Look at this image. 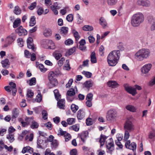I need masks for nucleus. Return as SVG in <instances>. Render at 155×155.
<instances>
[{
    "mask_svg": "<svg viewBox=\"0 0 155 155\" xmlns=\"http://www.w3.org/2000/svg\"><path fill=\"white\" fill-rule=\"evenodd\" d=\"M120 55L119 50L114 51L111 52L107 57V61L110 66H113L117 63Z\"/></svg>",
    "mask_w": 155,
    "mask_h": 155,
    "instance_id": "f257e3e1",
    "label": "nucleus"
},
{
    "mask_svg": "<svg viewBox=\"0 0 155 155\" xmlns=\"http://www.w3.org/2000/svg\"><path fill=\"white\" fill-rule=\"evenodd\" d=\"M144 20V17L141 13L138 12L134 15L132 17L131 24L134 27L139 26Z\"/></svg>",
    "mask_w": 155,
    "mask_h": 155,
    "instance_id": "f03ea898",
    "label": "nucleus"
},
{
    "mask_svg": "<svg viewBox=\"0 0 155 155\" xmlns=\"http://www.w3.org/2000/svg\"><path fill=\"white\" fill-rule=\"evenodd\" d=\"M150 53L149 50L147 49H142L139 50L135 54L136 59L139 61H142L144 59L148 58Z\"/></svg>",
    "mask_w": 155,
    "mask_h": 155,
    "instance_id": "7ed1b4c3",
    "label": "nucleus"
},
{
    "mask_svg": "<svg viewBox=\"0 0 155 155\" xmlns=\"http://www.w3.org/2000/svg\"><path fill=\"white\" fill-rule=\"evenodd\" d=\"M117 117V111L114 109H110L107 113L106 119L109 122H112L115 121Z\"/></svg>",
    "mask_w": 155,
    "mask_h": 155,
    "instance_id": "20e7f679",
    "label": "nucleus"
},
{
    "mask_svg": "<svg viewBox=\"0 0 155 155\" xmlns=\"http://www.w3.org/2000/svg\"><path fill=\"white\" fill-rule=\"evenodd\" d=\"M124 130L133 132L135 129V127L132 122L130 120H128L124 124Z\"/></svg>",
    "mask_w": 155,
    "mask_h": 155,
    "instance_id": "39448f33",
    "label": "nucleus"
},
{
    "mask_svg": "<svg viewBox=\"0 0 155 155\" xmlns=\"http://www.w3.org/2000/svg\"><path fill=\"white\" fill-rule=\"evenodd\" d=\"M54 73L53 71L50 72L48 74V78L50 83L52 85L53 87L56 86L58 83L57 79L54 78Z\"/></svg>",
    "mask_w": 155,
    "mask_h": 155,
    "instance_id": "423d86ee",
    "label": "nucleus"
},
{
    "mask_svg": "<svg viewBox=\"0 0 155 155\" xmlns=\"http://www.w3.org/2000/svg\"><path fill=\"white\" fill-rule=\"evenodd\" d=\"M58 136H63L65 138L66 141H68L70 140L71 136L70 134L67 133L65 131H64L61 128H60L59 129V132L58 134Z\"/></svg>",
    "mask_w": 155,
    "mask_h": 155,
    "instance_id": "0eeeda50",
    "label": "nucleus"
},
{
    "mask_svg": "<svg viewBox=\"0 0 155 155\" xmlns=\"http://www.w3.org/2000/svg\"><path fill=\"white\" fill-rule=\"evenodd\" d=\"M125 147L127 148L132 150L134 152L136 150L137 148L136 144L134 142L130 143V140L127 141L125 144Z\"/></svg>",
    "mask_w": 155,
    "mask_h": 155,
    "instance_id": "6e6552de",
    "label": "nucleus"
},
{
    "mask_svg": "<svg viewBox=\"0 0 155 155\" xmlns=\"http://www.w3.org/2000/svg\"><path fill=\"white\" fill-rule=\"evenodd\" d=\"M152 66L151 63H148L143 65L141 69V71L142 74H147L150 70Z\"/></svg>",
    "mask_w": 155,
    "mask_h": 155,
    "instance_id": "1a4fd4ad",
    "label": "nucleus"
},
{
    "mask_svg": "<svg viewBox=\"0 0 155 155\" xmlns=\"http://www.w3.org/2000/svg\"><path fill=\"white\" fill-rule=\"evenodd\" d=\"M108 140L109 141H107L106 143V147L108 150L107 152L111 153L114 150V143L113 141H112V139L111 138H110Z\"/></svg>",
    "mask_w": 155,
    "mask_h": 155,
    "instance_id": "9d476101",
    "label": "nucleus"
},
{
    "mask_svg": "<svg viewBox=\"0 0 155 155\" xmlns=\"http://www.w3.org/2000/svg\"><path fill=\"white\" fill-rule=\"evenodd\" d=\"M124 87L126 91L132 94V95L134 96L137 94L136 89L129 86L128 84H124Z\"/></svg>",
    "mask_w": 155,
    "mask_h": 155,
    "instance_id": "9b49d317",
    "label": "nucleus"
},
{
    "mask_svg": "<svg viewBox=\"0 0 155 155\" xmlns=\"http://www.w3.org/2000/svg\"><path fill=\"white\" fill-rule=\"evenodd\" d=\"M61 7V5L58 4L57 2L54 3L51 6V8L55 15L58 14V12L57 10L60 9Z\"/></svg>",
    "mask_w": 155,
    "mask_h": 155,
    "instance_id": "f8f14e48",
    "label": "nucleus"
},
{
    "mask_svg": "<svg viewBox=\"0 0 155 155\" xmlns=\"http://www.w3.org/2000/svg\"><path fill=\"white\" fill-rule=\"evenodd\" d=\"M137 4L139 5L146 7H149L150 5V2L148 0H137Z\"/></svg>",
    "mask_w": 155,
    "mask_h": 155,
    "instance_id": "ddd939ff",
    "label": "nucleus"
},
{
    "mask_svg": "<svg viewBox=\"0 0 155 155\" xmlns=\"http://www.w3.org/2000/svg\"><path fill=\"white\" fill-rule=\"evenodd\" d=\"M27 46L29 49H31L32 50L35 51L36 48L34 45L33 43V39L31 37L28 38L27 40Z\"/></svg>",
    "mask_w": 155,
    "mask_h": 155,
    "instance_id": "4468645a",
    "label": "nucleus"
},
{
    "mask_svg": "<svg viewBox=\"0 0 155 155\" xmlns=\"http://www.w3.org/2000/svg\"><path fill=\"white\" fill-rule=\"evenodd\" d=\"M17 33L19 36L25 35L27 34V31L21 26L18 27L16 30Z\"/></svg>",
    "mask_w": 155,
    "mask_h": 155,
    "instance_id": "2eb2a0df",
    "label": "nucleus"
},
{
    "mask_svg": "<svg viewBox=\"0 0 155 155\" xmlns=\"http://www.w3.org/2000/svg\"><path fill=\"white\" fill-rule=\"evenodd\" d=\"M148 21L150 25V30L152 31L155 30V19L152 17H150Z\"/></svg>",
    "mask_w": 155,
    "mask_h": 155,
    "instance_id": "dca6fc26",
    "label": "nucleus"
},
{
    "mask_svg": "<svg viewBox=\"0 0 155 155\" xmlns=\"http://www.w3.org/2000/svg\"><path fill=\"white\" fill-rule=\"evenodd\" d=\"M99 23L104 28L107 27V23L103 17H101L99 20Z\"/></svg>",
    "mask_w": 155,
    "mask_h": 155,
    "instance_id": "f3484780",
    "label": "nucleus"
},
{
    "mask_svg": "<svg viewBox=\"0 0 155 155\" xmlns=\"http://www.w3.org/2000/svg\"><path fill=\"white\" fill-rule=\"evenodd\" d=\"M88 136L87 132L85 131L81 133L79 135L78 137H80L83 143H85L87 137Z\"/></svg>",
    "mask_w": 155,
    "mask_h": 155,
    "instance_id": "a211bd4d",
    "label": "nucleus"
},
{
    "mask_svg": "<svg viewBox=\"0 0 155 155\" xmlns=\"http://www.w3.org/2000/svg\"><path fill=\"white\" fill-rule=\"evenodd\" d=\"M85 115V112L83 109H80L78 112L77 117L78 119H82L84 118Z\"/></svg>",
    "mask_w": 155,
    "mask_h": 155,
    "instance_id": "6ab92c4d",
    "label": "nucleus"
},
{
    "mask_svg": "<svg viewBox=\"0 0 155 155\" xmlns=\"http://www.w3.org/2000/svg\"><path fill=\"white\" fill-rule=\"evenodd\" d=\"M2 66L5 68H8L10 67V63L9 60L6 58L5 60L2 61L1 62Z\"/></svg>",
    "mask_w": 155,
    "mask_h": 155,
    "instance_id": "aec40b11",
    "label": "nucleus"
},
{
    "mask_svg": "<svg viewBox=\"0 0 155 155\" xmlns=\"http://www.w3.org/2000/svg\"><path fill=\"white\" fill-rule=\"evenodd\" d=\"M107 84L109 87L113 88H115L119 86L117 82L114 81H109L107 82Z\"/></svg>",
    "mask_w": 155,
    "mask_h": 155,
    "instance_id": "412c9836",
    "label": "nucleus"
},
{
    "mask_svg": "<svg viewBox=\"0 0 155 155\" xmlns=\"http://www.w3.org/2000/svg\"><path fill=\"white\" fill-rule=\"evenodd\" d=\"M107 137L104 135L101 134L99 141L101 144L100 147H101L104 144L106 140Z\"/></svg>",
    "mask_w": 155,
    "mask_h": 155,
    "instance_id": "4be33fe9",
    "label": "nucleus"
},
{
    "mask_svg": "<svg viewBox=\"0 0 155 155\" xmlns=\"http://www.w3.org/2000/svg\"><path fill=\"white\" fill-rule=\"evenodd\" d=\"M19 111L18 109L15 108L13 109L12 111V119H14L17 117L19 115Z\"/></svg>",
    "mask_w": 155,
    "mask_h": 155,
    "instance_id": "5701e85b",
    "label": "nucleus"
},
{
    "mask_svg": "<svg viewBox=\"0 0 155 155\" xmlns=\"http://www.w3.org/2000/svg\"><path fill=\"white\" fill-rule=\"evenodd\" d=\"M21 152L23 153H25L27 152L32 153L33 152V150L32 148L28 146H27L23 148Z\"/></svg>",
    "mask_w": 155,
    "mask_h": 155,
    "instance_id": "b1692460",
    "label": "nucleus"
},
{
    "mask_svg": "<svg viewBox=\"0 0 155 155\" xmlns=\"http://www.w3.org/2000/svg\"><path fill=\"white\" fill-rule=\"evenodd\" d=\"M65 101L64 99H62L59 101L57 103L58 107L60 109H64L65 107Z\"/></svg>",
    "mask_w": 155,
    "mask_h": 155,
    "instance_id": "393cba45",
    "label": "nucleus"
},
{
    "mask_svg": "<svg viewBox=\"0 0 155 155\" xmlns=\"http://www.w3.org/2000/svg\"><path fill=\"white\" fill-rule=\"evenodd\" d=\"M68 28L67 27H63L61 28L60 31V34L63 36H65L68 32Z\"/></svg>",
    "mask_w": 155,
    "mask_h": 155,
    "instance_id": "a878e982",
    "label": "nucleus"
},
{
    "mask_svg": "<svg viewBox=\"0 0 155 155\" xmlns=\"http://www.w3.org/2000/svg\"><path fill=\"white\" fill-rule=\"evenodd\" d=\"M53 55L57 60H59L62 56L61 54L58 51H55L53 53Z\"/></svg>",
    "mask_w": 155,
    "mask_h": 155,
    "instance_id": "bb28decb",
    "label": "nucleus"
},
{
    "mask_svg": "<svg viewBox=\"0 0 155 155\" xmlns=\"http://www.w3.org/2000/svg\"><path fill=\"white\" fill-rule=\"evenodd\" d=\"M76 51V48L75 47H73L68 50L66 52L65 55L67 56L72 54Z\"/></svg>",
    "mask_w": 155,
    "mask_h": 155,
    "instance_id": "cd10ccee",
    "label": "nucleus"
},
{
    "mask_svg": "<svg viewBox=\"0 0 155 155\" xmlns=\"http://www.w3.org/2000/svg\"><path fill=\"white\" fill-rule=\"evenodd\" d=\"M91 62L92 63H95L97 62V59L96 56V54L94 52L91 53Z\"/></svg>",
    "mask_w": 155,
    "mask_h": 155,
    "instance_id": "c85d7f7f",
    "label": "nucleus"
},
{
    "mask_svg": "<svg viewBox=\"0 0 155 155\" xmlns=\"http://www.w3.org/2000/svg\"><path fill=\"white\" fill-rule=\"evenodd\" d=\"M67 94L68 96L73 97L75 94V91L73 88H71L67 91Z\"/></svg>",
    "mask_w": 155,
    "mask_h": 155,
    "instance_id": "c756f323",
    "label": "nucleus"
},
{
    "mask_svg": "<svg viewBox=\"0 0 155 155\" xmlns=\"http://www.w3.org/2000/svg\"><path fill=\"white\" fill-rule=\"evenodd\" d=\"M126 108L128 110L131 112H135L136 109L133 106L131 105H128L126 106Z\"/></svg>",
    "mask_w": 155,
    "mask_h": 155,
    "instance_id": "7c9ffc66",
    "label": "nucleus"
},
{
    "mask_svg": "<svg viewBox=\"0 0 155 155\" xmlns=\"http://www.w3.org/2000/svg\"><path fill=\"white\" fill-rule=\"evenodd\" d=\"M43 34L45 37H48L51 35V31L49 29H45L43 32Z\"/></svg>",
    "mask_w": 155,
    "mask_h": 155,
    "instance_id": "2f4dec72",
    "label": "nucleus"
},
{
    "mask_svg": "<svg viewBox=\"0 0 155 155\" xmlns=\"http://www.w3.org/2000/svg\"><path fill=\"white\" fill-rule=\"evenodd\" d=\"M79 125L78 124H75L69 127L70 129H72L75 131H78L79 130Z\"/></svg>",
    "mask_w": 155,
    "mask_h": 155,
    "instance_id": "473e14b6",
    "label": "nucleus"
},
{
    "mask_svg": "<svg viewBox=\"0 0 155 155\" xmlns=\"http://www.w3.org/2000/svg\"><path fill=\"white\" fill-rule=\"evenodd\" d=\"M21 21V19H20L17 18L15 20L13 23V27L15 28L17 27L20 25Z\"/></svg>",
    "mask_w": 155,
    "mask_h": 155,
    "instance_id": "72a5a7b5",
    "label": "nucleus"
},
{
    "mask_svg": "<svg viewBox=\"0 0 155 155\" xmlns=\"http://www.w3.org/2000/svg\"><path fill=\"white\" fill-rule=\"evenodd\" d=\"M36 24L35 17L34 16H31L30 18L29 25L31 26H34Z\"/></svg>",
    "mask_w": 155,
    "mask_h": 155,
    "instance_id": "f704fd0d",
    "label": "nucleus"
},
{
    "mask_svg": "<svg viewBox=\"0 0 155 155\" xmlns=\"http://www.w3.org/2000/svg\"><path fill=\"white\" fill-rule=\"evenodd\" d=\"M14 12L16 15L20 14L21 13V10L18 6H16L15 7L14 10Z\"/></svg>",
    "mask_w": 155,
    "mask_h": 155,
    "instance_id": "c9c22d12",
    "label": "nucleus"
},
{
    "mask_svg": "<svg viewBox=\"0 0 155 155\" xmlns=\"http://www.w3.org/2000/svg\"><path fill=\"white\" fill-rule=\"evenodd\" d=\"M83 29L85 31H91L93 30V28L91 26L86 25L83 27Z\"/></svg>",
    "mask_w": 155,
    "mask_h": 155,
    "instance_id": "e433bc0d",
    "label": "nucleus"
},
{
    "mask_svg": "<svg viewBox=\"0 0 155 155\" xmlns=\"http://www.w3.org/2000/svg\"><path fill=\"white\" fill-rule=\"evenodd\" d=\"M54 93L55 97L57 100H58V99L61 98V95L59 94L58 91V90H55L54 91Z\"/></svg>",
    "mask_w": 155,
    "mask_h": 155,
    "instance_id": "4c0bfd02",
    "label": "nucleus"
},
{
    "mask_svg": "<svg viewBox=\"0 0 155 155\" xmlns=\"http://www.w3.org/2000/svg\"><path fill=\"white\" fill-rule=\"evenodd\" d=\"M124 130V140L125 141H127L130 136L129 133L131 132H130L129 131L126 130Z\"/></svg>",
    "mask_w": 155,
    "mask_h": 155,
    "instance_id": "58836bf2",
    "label": "nucleus"
},
{
    "mask_svg": "<svg viewBox=\"0 0 155 155\" xmlns=\"http://www.w3.org/2000/svg\"><path fill=\"white\" fill-rule=\"evenodd\" d=\"M38 123L36 121H34L33 120L31 122V127L32 129L37 128L38 127Z\"/></svg>",
    "mask_w": 155,
    "mask_h": 155,
    "instance_id": "ea45409f",
    "label": "nucleus"
},
{
    "mask_svg": "<svg viewBox=\"0 0 155 155\" xmlns=\"http://www.w3.org/2000/svg\"><path fill=\"white\" fill-rule=\"evenodd\" d=\"M42 100V96L41 95V94L40 91H38V94L37 96L36 100L37 102H40Z\"/></svg>",
    "mask_w": 155,
    "mask_h": 155,
    "instance_id": "a19ab883",
    "label": "nucleus"
},
{
    "mask_svg": "<svg viewBox=\"0 0 155 155\" xmlns=\"http://www.w3.org/2000/svg\"><path fill=\"white\" fill-rule=\"evenodd\" d=\"M14 136L12 134L9 133V134L7 136V138L11 142H12L14 140Z\"/></svg>",
    "mask_w": 155,
    "mask_h": 155,
    "instance_id": "79ce46f5",
    "label": "nucleus"
},
{
    "mask_svg": "<svg viewBox=\"0 0 155 155\" xmlns=\"http://www.w3.org/2000/svg\"><path fill=\"white\" fill-rule=\"evenodd\" d=\"M78 109V106L74 104H72L71 105V109L74 113H75Z\"/></svg>",
    "mask_w": 155,
    "mask_h": 155,
    "instance_id": "37998d69",
    "label": "nucleus"
},
{
    "mask_svg": "<svg viewBox=\"0 0 155 155\" xmlns=\"http://www.w3.org/2000/svg\"><path fill=\"white\" fill-rule=\"evenodd\" d=\"M14 38L12 36H8L6 39V41L8 44H11L14 41Z\"/></svg>",
    "mask_w": 155,
    "mask_h": 155,
    "instance_id": "c03bdc74",
    "label": "nucleus"
},
{
    "mask_svg": "<svg viewBox=\"0 0 155 155\" xmlns=\"http://www.w3.org/2000/svg\"><path fill=\"white\" fill-rule=\"evenodd\" d=\"M75 119L74 118H68L67 120L68 123L69 125L73 124L75 122Z\"/></svg>",
    "mask_w": 155,
    "mask_h": 155,
    "instance_id": "a18cd8bd",
    "label": "nucleus"
},
{
    "mask_svg": "<svg viewBox=\"0 0 155 155\" xmlns=\"http://www.w3.org/2000/svg\"><path fill=\"white\" fill-rule=\"evenodd\" d=\"M72 33L75 38L76 40L78 41L80 38V36L79 35L78 33L74 30H73Z\"/></svg>",
    "mask_w": 155,
    "mask_h": 155,
    "instance_id": "49530a36",
    "label": "nucleus"
},
{
    "mask_svg": "<svg viewBox=\"0 0 155 155\" xmlns=\"http://www.w3.org/2000/svg\"><path fill=\"white\" fill-rule=\"evenodd\" d=\"M84 84L86 87L87 88H89L92 86L93 83L90 81H88L85 82L84 83Z\"/></svg>",
    "mask_w": 155,
    "mask_h": 155,
    "instance_id": "de8ad7c7",
    "label": "nucleus"
},
{
    "mask_svg": "<svg viewBox=\"0 0 155 155\" xmlns=\"http://www.w3.org/2000/svg\"><path fill=\"white\" fill-rule=\"evenodd\" d=\"M93 96V95L91 93L88 94L86 96V100L92 101Z\"/></svg>",
    "mask_w": 155,
    "mask_h": 155,
    "instance_id": "09e8293b",
    "label": "nucleus"
},
{
    "mask_svg": "<svg viewBox=\"0 0 155 155\" xmlns=\"http://www.w3.org/2000/svg\"><path fill=\"white\" fill-rule=\"evenodd\" d=\"M18 45L20 47H22L24 45V41L22 38H20L17 40Z\"/></svg>",
    "mask_w": 155,
    "mask_h": 155,
    "instance_id": "8fccbe9b",
    "label": "nucleus"
},
{
    "mask_svg": "<svg viewBox=\"0 0 155 155\" xmlns=\"http://www.w3.org/2000/svg\"><path fill=\"white\" fill-rule=\"evenodd\" d=\"M64 67L65 69L67 70H69L70 69L69 60H67L66 61V63L64 64Z\"/></svg>",
    "mask_w": 155,
    "mask_h": 155,
    "instance_id": "3c124183",
    "label": "nucleus"
},
{
    "mask_svg": "<svg viewBox=\"0 0 155 155\" xmlns=\"http://www.w3.org/2000/svg\"><path fill=\"white\" fill-rule=\"evenodd\" d=\"M34 118L33 117H26L25 120L26 122L28 125H29L31 122L32 120H33Z\"/></svg>",
    "mask_w": 155,
    "mask_h": 155,
    "instance_id": "603ef678",
    "label": "nucleus"
},
{
    "mask_svg": "<svg viewBox=\"0 0 155 155\" xmlns=\"http://www.w3.org/2000/svg\"><path fill=\"white\" fill-rule=\"evenodd\" d=\"M117 0H107V3L110 5H114L117 2Z\"/></svg>",
    "mask_w": 155,
    "mask_h": 155,
    "instance_id": "864d4df0",
    "label": "nucleus"
},
{
    "mask_svg": "<svg viewBox=\"0 0 155 155\" xmlns=\"http://www.w3.org/2000/svg\"><path fill=\"white\" fill-rule=\"evenodd\" d=\"M27 96L28 98H32L34 95L33 93L31 90H28L27 92Z\"/></svg>",
    "mask_w": 155,
    "mask_h": 155,
    "instance_id": "5fc2aeb1",
    "label": "nucleus"
},
{
    "mask_svg": "<svg viewBox=\"0 0 155 155\" xmlns=\"http://www.w3.org/2000/svg\"><path fill=\"white\" fill-rule=\"evenodd\" d=\"M38 67L40 71L42 72H45L47 70V69L46 68H45L43 65L42 64H39Z\"/></svg>",
    "mask_w": 155,
    "mask_h": 155,
    "instance_id": "6e6d98bb",
    "label": "nucleus"
},
{
    "mask_svg": "<svg viewBox=\"0 0 155 155\" xmlns=\"http://www.w3.org/2000/svg\"><path fill=\"white\" fill-rule=\"evenodd\" d=\"M97 155H104L105 153V151L101 149H99L97 150Z\"/></svg>",
    "mask_w": 155,
    "mask_h": 155,
    "instance_id": "4d7b16f0",
    "label": "nucleus"
},
{
    "mask_svg": "<svg viewBox=\"0 0 155 155\" xmlns=\"http://www.w3.org/2000/svg\"><path fill=\"white\" fill-rule=\"evenodd\" d=\"M82 74L85 75V76L87 78H90L92 76L91 73L87 71H83L82 72Z\"/></svg>",
    "mask_w": 155,
    "mask_h": 155,
    "instance_id": "13d9d810",
    "label": "nucleus"
},
{
    "mask_svg": "<svg viewBox=\"0 0 155 155\" xmlns=\"http://www.w3.org/2000/svg\"><path fill=\"white\" fill-rule=\"evenodd\" d=\"M36 83V78H31L30 80L29 85L31 86L34 85Z\"/></svg>",
    "mask_w": 155,
    "mask_h": 155,
    "instance_id": "bf43d9fd",
    "label": "nucleus"
},
{
    "mask_svg": "<svg viewBox=\"0 0 155 155\" xmlns=\"http://www.w3.org/2000/svg\"><path fill=\"white\" fill-rule=\"evenodd\" d=\"M66 20L69 22H71L73 20V16L72 14L68 15L66 18Z\"/></svg>",
    "mask_w": 155,
    "mask_h": 155,
    "instance_id": "052dcab7",
    "label": "nucleus"
},
{
    "mask_svg": "<svg viewBox=\"0 0 155 155\" xmlns=\"http://www.w3.org/2000/svg\"><path fill=\"white\" fill-rule=\"evenodd\" d=\"M42 118L44 120H46L47 119L48 114L47 112L44 110L42 112Z\"/></svg>",
    "mask_w": 155,
    "mask_h": 155,
    "instance_id": "680f3d73",
    "label": "nucleus"
},
{
    "mask_svg": "<svg viewBox=\"0 0 155 155\" xmlns=\"http://www.w3.org/2000/svg\"><path fill=\"white\" fill-rule=\"evenodd\" d=\"M92 120L91 118H88L86 120V124L87 125L90 126L92 124Z\"/></svg>",
    "mask_w": 155,
    "mask_h": 155,
    "instance_id": "e2e57ef3",
    "label": "nucleus"
},
{
    "mask_svg": "<svg viewBox=\"0 0 155 155\" xmlns=\"http://www.w3.org/2000/svg\"><path fill=\"white\" fill-rule=\"evenodd\" d=\"M73 40L70 39H69L66 40L65 42V44L66 45H70L73 44Z\"/></svg>",
    "mask_w": 155,
    "mask_h": 155,
    "instance_id": "0e129e2a",
    "label": "nucleus"
},
{
    "mask_svg": "<svg viewBox=\"0 0 155 155\" xmlns=\"http://www.w3.org/2000/svg\"><path fill=\"white\" fill-rule=\"evenodd\" d=\"M149 137L150 139L154 138L155 137V132L154 131H151L150 132L149 134Z\"/></svg>",
    "mask_w": 155,
    "mask_h": 155,
    "instance_id": "69168bd1",
    "label": "nucleus"
},
{
    "mask_svg": "<svg viewBox=\"0 0 155 155\" xmlns=\"http://www.w3.org/2000/svg\"><path fill=\"white\" fill-rule=\"evenodd\" d=\"M104 47L103 46L101 45L100 46L99 48V51L100 54L101 56H103L104 55Z\"/></svg>",
    "mask_w": 155,
    "mask_h": 155,
    "instance_id": "338daca9",
    "label": "nucleus"
},
{
    "mask_svg": "<svg viewBox=\"0 0 155 155\" xmlns=\"http://www.w3.org/2000/svg\"><path fill=\"white\" fill-rule=\"evenodd\" d=\"M44 125L49 129L51 130L52 128V125L50 122H48L45 124Z\"/></svg>",
    "mask_w": 155,
    "mask_h": 155,
    "instance_id": "774afa93",
    "label": "nucleus"
}]
</instances>
